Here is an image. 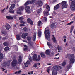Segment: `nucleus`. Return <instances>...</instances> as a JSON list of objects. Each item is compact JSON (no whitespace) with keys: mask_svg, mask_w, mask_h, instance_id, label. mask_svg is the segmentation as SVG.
I'll return each mask as SVG.
<instances>
[{"mask_svg":"<svg viewBox=\"0 0 75 75\" xmlns=\"http://www.w3.org/2000/svg\"><path fill=\"white\" fill-rule=\"evenodd\" d=\"M44 34L47 40H49L50 38V30H49V29H47V28L45 29Z\"/></svg>","mask_w":75,"mask_h":75,"instance_id":"nucleus-1","label":"nucleus"},{"mask_svg":"<svg viewBox=\"0 0 75 75\" xmlns=\"http://www.w3.org/2000/svg\"><path fill=\"white\" fill-rule=\"evenodd\" d=\"M70 7L71 10L73 11L75 10V2L74 1L71 2V3L70 5Z\"/></svg>","mask_w":75,"mask_h":75,"instance_id":"nucleus-2","label":"nucleus"},{"mask_svg":"<svg viewBox=\"0 0 75 75\" xmlns=\"http://www.w3.org/2000/svg\"><path fill=\"white\" fill-rule=\"evenodd\" d=\"M18 64L17 60L16 59H14L12 61L11 63V65L12 67H15L17 65V64Z\"/></svg>","mask_w":75,"mask_h":75,"instance_id":"nucleus-3","label":"nucleus"},{"mask_svg":"<svg viewBox=\"0 0 75 75\" xmlns=\"http://www.w3.org/2000/svg\"><path fill=\"white\" fill-rule=\"evenodd\" d=\"M25 9L26 13L27 14H30L31 13V9H30V7L27 6L25 7Z\"/></svg>","mask_w":75,"mask_h":75,"instance_id":"nucleus-4","label":"nucleus"},{"mask_svg":"<svg viewBox=\"0 0 75 75\" xmlns=\"http://www.w3.org/2000/svg\"><path fill=\"white\" fill-rule=\"evenodd\" d=\"M61 67L59 66L55 65L52 67V68L53 69L55 70V71H58V70L60 69H61Z\"/></svg>","mask_w":75,"mask_h":75,"instance_id":"nucleus-5","label":"nucleus"},{"mask_svg":"<svg viewBox=\"0 0 75 75\" xmlns=\"http://www.w3.org/2000/svg\"><path fill=\"white\" fill-rule=\"evenodd\" d=\"M61 5L62 6V9H64V8H67V5L66 4V1H64L62 2Z\"/></svg>","mask_w":75,"mask_h":75,"instance_id":"nucleus-6","label":"nucleus"},{"mask_svg":"<svg viewBox=\"0 0 75 75\" xmlns=\"http://www.w3.org/2000/svg\"><path fill=\"white\" fill-rule=\"evenodd\" d=\"M28 35V33H25L22 34L21 35V37L22 38H24V39H25L26 38V37Z\"/></svg>","mask_w":75,"mask_h":75,"instance_id":"nucleus-7","label":"nucleus"},{"mask_svg":"<svg viewBox=\"0 0 75 75\" xmlns=\"http://www.w3.org/2000/svg\"><path fill=\"white\" fill-rule=\"evenodd\" d=\"M27 21L28 23H29L31 25H33V21L30 18H28L27 19Z\"/></svg>","mask_w":75,"mask_h":75,"instance_id":"nucleus-8","label":"nucleus"},{"mask_svg":"<svg viewBox=\"0 0 75 75\" xmlns=\"http://www.w3.org/2000/svg\"><path fill=\"white\" fill-rule=\"evenodd\" d=\"M19 59H18V64L20 65L22 62V58L21 55L19 56Z\"/></svg>","mask_w":75,"mask_h":75,"instance_id":"nucleus-9","label":"nucleus"},{"mask_svg":"<svg viewBox=\"0 0 75 75\" xmlns=\"http://www.w3.org/2000/svg\"><path fill=\"white\" fill-rule=\"evenodd\" d=\"M37 36V33L35 32L34 35L33 36L32 40L33 41H35L36 40V36Z\"/></svg>","mask_w":75,"mask_h":75,"instance_id":"nucleus-10","label":"nucleus"},{"mask_svg":"<svg viewBox=\"0 0 75 75\" xmlns=\"http://www.w3.org/2000/svg\"><path fill=\"white\" fill-rule=\"evenodd\" d=\"M60 3H59L57 4L54 7V10H56L57 9H58L59 7H60V6H59V4Z\"/></svg>","mask_w":75,"mask_h":75,"instance_id":"nucleus-11","label":"nucleus"},{"mask_svg":"<svg viewBox=\"0 0 75 75\" xmlns=\"http://www.w3.org/2000/svg\"><path fill=\"white\" fill-rule=\"evenodd\" d=\"M53 38H52V40L53 42H54L55 44H57V40H56V38H55V36H54V35H52Z\"/></svg>","mask_w":75,"mask_h":75,"instance_id":"nucleus-12","label":"nucleus"},{"mask_svg":"<svg viewBox=\"0 0 75 75\" xmlns=\"http://www.w3.org/2000/svg\"><path fill=\"white\" fill-rule=\"evenodd\" d=\"M43 13L44 16H45V17L48 16L50 14L49 12L47 11H44L43 12Z\"/></svg>","mask_w":75,"mask_h":75,"instance_id":"nucleus-13","label":"nucleus"},{"mask_svg":"<svg viewBox=\"0 0 75 75\" xmlns=\"http://www.w3.org/2000/svg\"><path fill=\"white\" fill-rule=\"evenodd\" d=\"M33 61H37V59L38 57H37V54H34L33 56Z\"/></svg>","mask_w":75,"mask_h":75,"instance_id":"nucleus-14","label":"nucleus"},{"mask_svg":"<svg viewBox=\"0 0 75 75\" xmlns=\"http://www.w3.org/2000/svg\"><path fill=\"white\" fill-rule=\"evenodd\" d=\"M15 7V4H12L11 5V7H10L9 9L11 10H13Z\"/></svg>","mask_w":75,"mask_h":75,"instance_id":"nucleus-15","label":"nucleus"},{"mask_svg":"<svg viewBox=\"0 0 75 75\" xmlns=\"http://www.w3.org/2000/svg\"><path fill=\"white\" fill-rule=\"evenodd\" d=\"M45 54H46V55H50V50L47 49L45 52Z\"/></svg>","mask_w":75,"mask_h":75,"instance_id":"nucleus-16","label":"nucleus"},{"mask_svg":"<svg viewBox=\"0 0 75 75\" xmlns=\"http://www.w3.org/2000/svg\"><path fill=\"white\" fill-rule=\"evenodd\" d=\"M5 27L8 30H9V29H10V28H11V27L9 25V24H6Z\"/></svg>","mask_w":75,"mask_h":75,"instance_id":"nucleus-17","label":"nucleus"},{"mask_svg":"<svg viewBox=\"0 0 75 75\" xmlns=\"http://www.w3.org/2000/svg\"><path fill=\"white\" fill-rule=\"evenodd\" d=\"M38 4L40 6H42L43 4L41 1H39L38 2Z\"/></svg>","mask_w":75,"mask_h":75,"instance_id":"nucleus-18","label":"nucleus"},{"mask_svg":"<svg viewBox=\"0 0 75 75\" xmlns=\"http://www.w3.org/2000/svg\"><path fill=\"white\" fill-rule=\"evenodd\" d=\"M16 38L17 40L19 41V40H20L21 39V35L20 34H18L16 35Z\"/></svg>","mask_w":75,"mask_h":75,"instance_id":"nucleus-19","label":"nucleus"},{"mask_svg":"<svg viewBox=\"0 0 75 75\" xmlns=\"http://www.w3.org/2000/svg\"><path fill=\"white\" fill-rule=\"evenodd\" d=\"M38 34L39 37H41L42 33L40 29L38 30Z\"/></svg>","mask_w":75,"mask_h":75,"instance_id":"nucleus-20","label":"nucleus"},{"mask_svg":"<svg viewBox=\"0 0 75 75\" xmlns=\"http://www.w3.org/2000/svg\"><path fill=\"white\" fill-rule=\"evenodd\" d=\"M3 45L4 46H8L9 45V42H6L3 43Z\"/></svg>","mask_w":75,"mask_h":75,"instance_id":"nucleus-21","label":"nucleus"},{"mask_svg":"<svg viewBox=\"0 0 75 75\" xmlns=\"http://www.w3.org/2000/svg\"><path fill=\"white\" fill-rule=\"evenodd\" d=\"M75 62V59L74 58H71L70 59L69 62L70 64H73Z\"/></svg>","mask_w":75,"mask_h":75,"instance_id":"nucleus-22","label":"nucleus"},{"mask_svg":"<svg viewBox=\"0 0 75 75\" xmlns=\"http://www.w3.org/2000/svg\"><path fill=\"white\" fill-rule=\"evenodd\" d=\"M6 18L7 19H8L9 20H13V17L12 16H6Z\"/></svg>","mask_w":75,"mask_h":75,"instance_id":"nucleus-23","label":"nucleus"},{"mask_svg":"<svg viewBox=\"0 0 75 75\" xmlns=\"http://www.w3.org/2000/svg\"><path fill=\"white\" fill-rule=\"evenodd\" d=\"M69 58H74V54H70L69 56Z\"/></svg>","mask_w":75,"mask_h":75,"instance_id":"nucleus-24","label":"nucleus"},{"mask_svg":"<svg viewBox=\"0 0 75 75\" xmlns=\"http://www.w3.org/2000/svg\"><path fill=\"white\" fill-rule=\"evenodd\" d=\"M40 55H41V57L42 58H45L46 56L45 55V54L43 53V52H42L40 53Z\"/></svg>","mask_w":75,"mask_h":75,"instance_id":"nucleus-25","label":"nucleus"},{"mask_svg":"<svg viewBox=\"0 0 75 75\" xmlns=\"http://www.w3.org/2000/svg\"><path fill=\"white\" fill-rule=\"evenodd\" d=\"M47 44L48 47H49L50 48H51L52 47V45L51 44V43H50L48 42L47 43Z\"/></svg>","mask_w":75,"mask_h":75,"instance_id":"nucleus-26","label":"nucleus"},{"mask_svg":"<svg viewBox=\"0 0 75 75\" xmlns=\"http://www.w3.org/2000/svg\"><path fill=\"white\" fill-rule=\"evenodd\" d=\"M55 25V23H52L50 25V27L51 28H54Z\"/></svg>","mask_w":75,"mask_h":75,"instance_id":"nucleus-27","label":"nucleus"},{"mask_svg":"<svg viewBox=\"0 0 75 75\" xmlns=\"http://www.w3.org/2000/svg\"><path fill=\"white\" fill-rule=\"evenodd\" d=\"M41 12H42V9L40 8L38 9L37 13V14H39L40 13H41Z\"/></svg>","mask_w":75,"mask_h":75,"instance_id":"nucleus-28","label":"nucleus"},{"mask_svg":"<svg viewBox=\"0 0 75 75\" xmlns=\"http://www.w3.org/2000/svg\"><path fill=\"white\" fill-rule=\"evenodd\" d=\"M9 50H10V48L8 46H6L4 48V50L5 51H8Z\"/></svg>","mask_w":75,"mask_h":75,"instance_id":"nucleus-29","label":"nucleus"},{"mask_svg":"<svg viewBox=\"0 0 75 75\" xmlns=\"http://www.w3.org/2000/svg\"><path fill=\"white\" fill-rule=\"evenodd\" d=\"M24 6H21L19 8V10L23 11V10H24Z\"/></svg>","mask_w":75,"mask_h":75,"instance_id":"nucleus-30","label":"nucleus"},{"mask_svg":"<svg viewBox=\"0 0 75 75\" xmlns=\"http://www.w3.org/2000/svg\"><path fill=\"white\" fill-rule=\"evenodd\" d=\"M27 39L28 41H31V38L30 36L27 37Z\"/></svg>","mask_w":75,"mask_h":75,"instance_id":"nucleus-31","label":"nucleus"},{"mask_svg":"<svg viewBox=\"0 0 75 75\" xmlns=\"http://www.w3.org/2000/svg\"><path fill=\"white\" fill-rule=\"evenodd\" d=\"M57 49L58 50H62V47H61L60 46L58 45L57 46Z\"/></svg>","mask_w":75,"mask_h":75,"instance_id":"nucleus-32","label":"nucleus"},{"mask_svg":"<svg viewBox=\"0 0 75 75\" xmlns=\"http://www.w3.org/2000/svg\"><path fill=\"white\" fill-rule=\"evenodd\" d=\"M41 59V56L40 55H39L38 56V58L37 57V59L36 60V61H39Z\"/></svg>","mask_w":75,"mask_h":75,"instance_id":"nucleus-33","label":"nucleus"},{"mask_svg":"<svg viewBox=\"0 0 75 75\" xmlns=\"http://www.w3.org/2000/svg\"><path fill=\"white\" fill-rule=\"evenodd\" d=\"M57 74V71H53L52 72V75H56Z\"/></svg>","mask_w":75,"mask_h":75,"instance_id":"nucleus-34","label":"nucleus"},{"mask_svg":"<svg viewBox=\"0 0 75 75\" xmlns=\"http://www.w3.org/2000/svg\"><path fill=\"white\" fill-rule=\"evenodd\" d=\"M9 11L11 14H13V13H14V10H9Z\"/></svg>","mask_w":75,"mask_h":75,"instance_id":"nucleus-35","label":"nucleus"},{"mask_svg":"<svg viewBox=\"0 0 75 75\" xmlns=\"http://www.w3.org/2000/svg\"><path fill=\"white\" fill-rule=\"evenodd\" d=\"M30 1H28L24 4V6H27V5H28V4H30Z\"/></svg>","mask_w":75,"mask_h":75,"instance_id":"nucleus-36","label":"nucleus"},{"mask_svg":"<svg viewBox=\"0 0 75 75\" xmlns=\"http://www.w3.org/2000/svg\"><path fill=\"white\" fill-rule=\"evenodd\" d=\"M28 58L29 60L30 61H32L33 59H32V57L31 56H29L28 57Z\"/></svg>","mask_w":75,"mask_h":75,"instance_id":"nucleus-37","label":"nucleus"},{"mask_svg":"<svg viewBox=\"0 0 75 75\" xmlns=\"http://www.w3.org/2000/svg\"><path fill=\"white\" fill-rule=\"evenodd\" d=\"M20 10H17V13L18 14H21V12L20 11Z\"/></svg>","mask_w":75,"mask_h":75,"instance_id":"nucleus-38","label":"nucleus"},{"mask_svg":"<svg viewBox=\"0 0 75 75\" xmlns=\"http://www.w3.org/2000/svg\"><path fill=\"white\" fill-rule=\"evenodd\" d=\"M1 32L2 34H5V35H6L7 34V32L6 31H1Z\"/></svg>","mask_w":75,"mask_h":75,"instance_id":"nucleus-39","label":"nucleus"},{"mask_svg":"<svg viewBox=\"0 0 75 75\" xmlns=\"http://www.w3.org/2000/svg\"><path fill=\"white\" fill-rule=\"evenodd\" d=\"M35 2V0H32L30 2V4H34Z\"/></svg>","mask_w":75,"mask_h":75,"instance_id":"nucleus-40","label":"nucleus"},{"mask_svg":"<svg viewBox=\"0 0 75 75\" xmlns=\"http://www.w3.org/2000/svg\"><path fill=\"white\" fill-rule=\"evenodd\" d=\"M3 58V54L1 53H0V58Z\"/></svg>","mask_w":75,"mask_h":75,"instance_id":"nucleus-41","label":"nucleus"},{"mask_svg":"<svg viewBox=\"0 0 75 75\" xmlns=\"http://www.w3.org/2000/svg\"><path fill=\"white\" fill-rule=\"evenodd\" d=\"M66 63L67 62L66 61L64 62L62 64V66H65V65H66Z\"/></svg>","mask_w":75,"mask_h":75,"instance_id":"nucleus-42","label":"nucleus"},{"mask_svg":"<svg viewBox=\"0 0 75 75\" xmlns=\"http://www.w3.org/2000/svg\"><path fill=\"white\" fill-rule=\"evenodd\" d=\"M33 67L35 68H37V63H35Z\"/></svg>","mask_w":75,"mask_h":75,"instance_id":"nucleus-43","label":"nucleus"},{"mask_svg":"<svg viewBox=\"0 0 75 75\" xmlns=\"http://www.w3.org/2000/svg\"><path fill=\"white\" fill-rule=\"evenodd\" d=\"M46 8L48 11H50V6L49 5H47L46 6Z\"/></svg>","mask_w":75,"mask_h":75,"instance_id":"nucleus-44","label":"nucleus"},{"mask_svg":"<svg viewBox=\"0 0 75 75\" xmlns=\"http://www.w3.org/2000/svg\"><path fill=\"white\" fill-rule=\"evenodd\" d=\"M29 44H30V46L31 47H33V44H32L31 43V42H29Z\"/></svg>","mask_w":75,"mask_h":75,"instance_id":"nucleus-45","label":"nucleus"},{"mask_svg":"<svg viewBox=\"0 0 75 75\" xmlns=\"http://www.w3.org/2000/svg\"><path fill=\"white\" fill-rule=\"evenodd\" d=\"M74 29V27H71L70 30V33H71L72 32V31H73V29Z\"/></svg>","mask_w":75,"mask_h":75,"instance_id":"nucleus-46","label":"nucleus"},{"mask_svg":"<svg viewBox=\"0 0 75 75\" xmlns=\"http://www.w3.org/2000/svg\"><path fill=\"white\" fill-rule=\"evenodd\" d=\"M10 62H11V60H8L7 61V64H8V65H10Z\"/></svg>","mask_w":75,"mask_h":75,"instance_id":"nucleus-47","label":"nucleus"},{"mask_svg":"<svg viewBox=\"0 0 75 75\" xmlns=\"http://www.w3.org/2000/svg\"><path fill=\"white\" fill-rule=\"evenodd\" d=\"M74 23V22L71 21V22L67 24V25H71V24H72V23Z\"/></svg>","mask_w":75,"mask_h":75,"instance_id":"nucleus-48","label":"nucleus"},{"mask_svg":"<svg viewBox=\"0 0 75 75\" xmlns=\"http://www.w3.org/2000/svg\"><path fill=\"white\" fill-rule=\"evenodd\" d=\"M50 68L49 67L47 68V72H48L49 74H50Z\"/></svg>","mask_w":75,"mask_h":75,"instance_id":"nucleus-49","label":"nucleus"},{"mask_svg":"<svg viewBox=\"0 0 75 75\" xmlns=\"http://www.w3.org/2000/svg\"><path fill=\"white\" fill-rule=\"evenodd\" d=\"M20 22H21V24H25V22L23 21V20L20 21Z\"/></svg>","mask_w":75,"mask_h":75,"instance_id":"nucleus-50","label":"nucleus"},{"mask_svg":"<svg viewBox=\"0 0 75 75\" xmlns=\"http://www.w3.org/2000/svg\"><path fill=\"white\" fill-rule=\"evenodd\" d=\"M43 19H44V20L45 21H47V17H44L43 18Z\"/></svg>","mask_w":75,"mask_h":75,"instance_id":"nucleus-51","label":"nucleus"},{"mask_svg":"<svg viewBox=\"0 0 75 75\" xmlns=\"http://www.w3.org/2000/svg\"><path fill=\"white\" fill-rule=\"evenodd\" d=\"M25 64V67H28V63H24Z\"/></svg>","mask_w":75,"mask_h":75,"instance_id":"nucleus-52","label":"nucleus"},{"mask_svg":"<svg viewBox=\"0 0 75 75\" xmlns=\"http://www.w3.org/2000/svg\"><path fill=\"white\" fill-rule=\"evenodd\" d=\"M28 47H26L25 48H24L23 49V50L24 51H28Z\"/></svg>","mask_w":75,"mask_h":75,"instance_id":"nucleus-53","label":"nucleus"},{"mask_svg":"<svg viewBox=\"0 0 75 75\" xmlns=\"http://www.w3.org/2000/svg\"><path fill=\"white\" fill-rule=\"evenodd\" d=\"M41 21H39L38 23V26H40V24L41 23Z\"/></svg>","mask_w":75,"mask_h":75,"instance_id":"nucleus-54","label":"nucleus"},{"mask_svg":"<svg viewBox=\"0 0 75 75\" xmlns=\"http://www.w3.org/2000/svg\"><path fill=\"white\" fill-rule=\"evenodd\" d=\"M70 68H71V65H69L67 66V69H70Z\"/></svg>","mask_w":75,"mask_h":75,"instance_id":"nucleus-55","label":"nucleus"},{"mask_svg":"<svg viewBox=\"0 0 75 75\" xmlns=\"http://www.w3.org/2000/svg\"><path fill=\"white\" fill-rule=\"evenodd\" d=\"M27 28L26 27H24L23 28V30L24 31H27Z\"/></svg>","mask_w":75,"mask_h":75,"instance_id":"nucleus-56","label":"nucleus"},{"mask_svg":"<svg viewBox=\"0 0 75 75\" xmlns=\"http://www.w3.org/2000/svg\"><path fill=\"white\" fill-rule=\"evenodd\" d=\"M6 39H7V38L6 37H4L2 38L3 40H6Z\"/></svg>","mask_w":75,"mask_h":75,"instance_id":"nucleus-57","label":"nucleus"},{"mask_svg":"<svg viewBox=\"0 0 75 75\" xmlns=\"http://www.w3.org/2000/svg\"><path fill=\"white\" fill-rule=\"evenodd\" d=\"M23 19H24V18H23V17H20L19 18V20H23Z\"/></svg>","mask_w":75,"mask_h":75,"instance_id":"nucleus-58","label":"nucleus"},{"mask_svg":"<svg viewBox=\"0 0 75 75\" xmlns=\"http://www.w3.org/2000/svg\"><path fill=\"white\" fill-rule=\"evenodd\" d=\"M27 63V64H28V65L29 64H30V61H28V60L27 62H26Z\"/></svg>","mask_w":75,"mask_h":75,"instance_id":"nucleus-59","label":"nucleus"},{"mask_svg":"<svg viewBox=\"0 0 75 75\" xmlns=\"http://www.w3.org/2000/svg\"><path fill=\"white\" fill-rule=\"evenodd\" d=\"M5 9H6V8H5L4 9H3L1 11V13H3V12H4V10H5Z\"/></svg>","mask_w":75,"mask_h":75,"instance_id":"nucleus-60","label":"nucleus"},{"mask_svg":"<svg viewBox=\"0 0 75 75\" xmlns=\"http://www.w3.org/2000/svg\"><path fill=\"white\" fill-rule=\"evenodd\" d=\"M24 24H21L20 25V26H21V27H22L23 26H24Z\"/></svg>","mask_w":75,"mask_h":75,"instance_id":"nucleus-61","label":"nucleus"},{"mask_svg":"<svg viewBox=\"0 0 75 75\" xmlns=\"http://www.w3.org/2000/svg\"><path fill=\"white\" fill-rule=\"evenodd\" d=\"M68 57H69V54H67L66 56V58H68Z\"/></svg>","mask_w":75,"mask_h":75,"instance_id":"nucleus-62","label":"nucleus"},{"mask_svg":"<svg viewBox=\"0 0 75 75\" xmlns=\"http://www.w3.org/2000/svg\"><path fill=\"white\" fill-rule=\"evenodd\" d=\"M68 57H69V54H67L66 56V58H68Z\"/></svg>","mask_w":75,"mask_h":75,"instance_id":"nucleus-63","label":"nucleus"},{"mask_svg":"<svg viewBox=\"0 0 75 75\" xmlns=\"http://www.w3.org/2000/svg\"><path fill=\"white\" fill-rule=\"evenodd\" d=\"M64 42H66V41H67V39H64Z\"/></svg>","mask_w":75,"mask_h":75,"instance_id":"nucleus-64","label":"nucleus"}]
</instances>
